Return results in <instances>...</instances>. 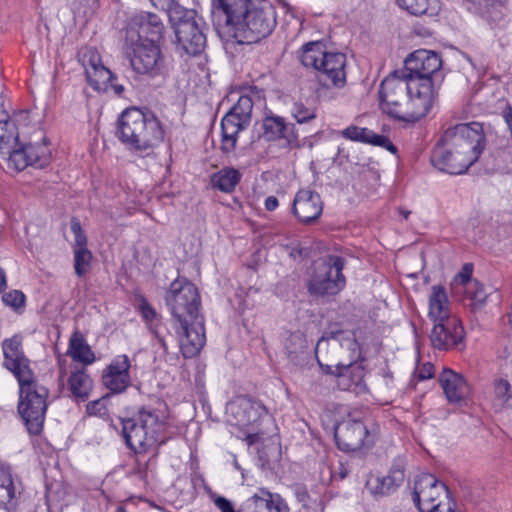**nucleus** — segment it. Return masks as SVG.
Segmentation results:
<instances>
[{
    "instance_id": "1a4fd4ad",
    "label": "nucleus",
    "mask_w": 512,
    "mask_h": 512,
    "mask_svg": "<svg viewBox=\"0 0 512 512\" xmlns=\"http://www.w3.org/2000/svg\"><path fill=\"white\" fill-rule=\"evenodd\" d=\"M17 414L31 437L40 436L49 406L50 390L35 375L18 380Z\"/></svg>"
},
{
    "instance_id": "ea45409f",
    "label": "nucleus",
    "mask_w": 512,
    "mask_h": 512,
    "mask_svg": "<svg viewBox=\"0 0 512 512\" xmlns=\"http://www.w3.org/2000/svg\"><path fill=\"white\" fill-rule=\"evenodd\" d=\"M281 116L272 112L265 113V116L255 126L259 125L258 139H264L267 142H276V133L280 125Z\"/></svg>"
},
{
    "instance_id": "f8f14e48",
    "label": "nucleus",
    "mask_w": 512,
    "mask_h": 512,
    "mask_svg": "<svg viewBox=\"0 0 512 512\" xmlns=\"http://www.w3.org/2000/svg\"><path fill=\"white\" fill-rule=\"evenodd\" d=\"M259 0H212V22L219 35L231 38L252 16Z\"/></svg>"
},
{
    "instance_id": "c03bdc74",
    "label": "nucleus",
    "mask_w": 512,
    "mask_h": 512,
    "mask_svg": "<svg viewBox=\"0 0 512 512\" xmlns=\"http://www.w3.org/2000/svg\"><path fill=\"white\" fill-rule=\"evenodd\" d=\"M466 294L468 298L471 300V310L472 312H477L481 310L486 304L488 294L484 289V285L477 279H474L466 288Z\"/></svg>"
},
{
    "instance_id": "4d7b16f0",
    "label": "nucleus",
    "mask_w": 512,
    "mask_h": 512,
    "mask_svg": "<svg viewBox=\"0 0 512 512\" xmlns=\"http://www.w3.org/2000/svg\"><path fill=\"white\" fill-rule=\"evenodd\" d=\"M456 511V502L455 500L448 499L446 502L438 501L437 505H432L429 508L425 509V512H455Z\"/></svg>"
},
{
    "instance_id": "37998d69",
    "label": "nucleus",
    "mask_w": 512,
    "mask_h": 512,
    "mask_svg": "<svg viewBox=\"0 0 512 512\" xmlns=\"http://www.w3.org/2000/svg\"><path fill=\"white\" fill-rule=\"evenodd\" d=\"M290 489L295 497V500L299 504V507L295 512H316L315 508L313 507L315 501L312 499L305 484L295 483L290 486Z\"/></svg>"
},
{
    "instance_id": "f257e3e1",
    "label": "nucleus",
    "mask_w": 512,
    "mask_h": 512,
    "mask_svg": "<svg viewBox=\"0 0 512 512\" xmlns=\"http://www.w3.org/2000/svg\"><path fill=\"white\" fill-rule=\"evenodd\" d=\"M124 32L137 78L152 89L162 88L170 75V63L162 51L166 32L162 18L149 11L137 12L128 18Z\"/></svg>"
},
{
    "instance_id": "a19ab883",
    "label": "nucleus",
    "mask_w": 512,
    "mask_h": 512,
    "mask_svg": "<svg viewBox=\"0 0 512 512\" xmlns=\"http://www.w3.org/2000/svg\"><path fill=\"white\" fill-rule=\"evenodd\" d=\"M473 6L475 13L479 14L487 20L495 21L502 16V12L498 11L499 7H503L501 0H466Z\"/></svg>"
},
{
    "instance_id": "bf43d9fd",
    "label": "nucleus",
    "mask_w": 512,
    "mask_h": 512,
    "mask_svg": "<svg viewBox=\"0 0 512 512\" xmlns=\"http://www.w3.org/2000/svg\"><path fill=\"white\" fill-rule=\"evenodd\" d=\"M484 170L487 174H493L500 170L501 166L494 154L490 153L483 159Z\"/></svg>"
},
{
    "instance_id": "0eeeda50",
    "label": "nucleus",
    "mask_w": 512,
    "mask_h": 512,
    "mask_svg": "<svg viewBox=\"0 0 512 512\" xmlns=\"http://www.w3.org/2000/svg\"><path fill=\"white\" fill-rule=\"evenodd\" d=\"M169 21L174 30L175 49L180 56H200L207 46L208 27L194 9L173 4L167 9Z\"/></svg>"
},
{
    "instance_id": "c756f323",
    "label": "nucleus",
    "mask_w": 512,
    "mask_h": 512,
    "mask_svg": "<svg viewBox=\"0 0 512 512\" xmlns=\"http://www.w3.org/2000/svg\"><path fill=\"white\" fill-rule=\"evenodd\" d=\"M69 397L76 402H85L93 389V380L85 368L72 371L67 380Z\"/></svg>"
},
{
    "instance_id": "49530a36",
    "label": "nucleus",
    "mask_w": 512,
    "mask_h": 512,
    "mask_svg": "<svg viewBox=\"0 0 512 512\" xmlns=\"http://www.w3.org/2000/svg\"><path fill=\"white\" fill-rule=\"evenodd\" d=\"M346 264V259L339 255H328L327 259L319 267L329 268V274L333 275L336 279L343 281V286L346 285V278L342 271Z\"/></svg>"
},
{
    "instance_id": "ddd939ff",
    "label": "nucleus",
    "mask_w": 512,
    "mask_h": 512,
    "mask_svg": "<svg viewBox=\"0 0 512 512\" xmlns=\"http://www.w3.org/2000/svg\"><path fill=\"white\" fill-rule=\"evenodd\" d=\"M253 106L251 96L241 95L222 118L220 150L223 154L235 151L239 133L250 125Z\"/></svg>"
},
{
    "instance_id": "a211bd4d",
    "label": "nucleus",
    "mask_w": 512,
    "mask_h": 512,
    "mask_svg": "<svg viewBox=\"0 0 512 512\" xmlns=\"http://www.w3.org/2000/svg\"><path fill=\"white\" fill-rule=\"evenodd\" d=\"M177 324L176 333L183 357L189 359L198 356L206 343L204 316Z\"/></svg>"
},
{
    "instance_id": "5fc2aeb1",
    "label": "nucleus",
    "mask_w": 512,
    "mask_h": 512,
    "mask_svg": "<svg viewBox=\"0 0 512 512\" xmlns=\"http://www.w3.org/2000/svg\"><path fill=\"white\" fill-rule=\"evenodd\" d=\"M210 497L214 505L221 512H240V508L236 510L233 503L226 497L218 495L216 493H212Z\"/></svg>"
},
{
    "instance_id": "aec40b11",
    "label": "nucleus",
    "mask_w": 512,
    "mask_h": 512,
    "mask_svg": "<svg viewBox=\"0 0 512 512\" xmlns=\"http://www.w3.org/2000/svg\"><path fill=\"white\" fill-rule=\"evenodd\" d=\"M131 362L126 354L118 355L106 366L101 375L102 385L108 393L121 394L131 385Z\"/></svg>"
},
{
    "instance_id": "680f3d73",
    "label": "nucleus",
    "mask_w": 512,
    "mask_h": 512,
    "mask_svg": "<svg viewBox=\"0 0 512 512\" xmlns=\"http://www.w3.org/2000/svg\"><path fill=\"white\" fill-rule=\"evenodd\" d=\"M435 367L432 363H424L418 370L417 378L421 381L430 379L434 376Z\"/></svg>"
},
{
    "instance_id": "6e6d98bb",
    "label": "nucleus",
    "mask_w": 512,
    "mask_h": 512,
    "mask_svg": "<svg viewBox=\"0 0 512 512\" xmlns=\"http://www.w3.org/2000/svg\"><path fill=\"white\" fill-rule=\"evenodd\" d=\"M344 333L341 324L338 322L330 323L328 327L324 330L319 342L321 341H329L331 339L338 340L339 336Z\"/></svg>"
},
{
    "instance_id": "423d86ee",
    "label": "nucleus",
    "mask_w": 512,
    "mask_h": 512,
    "mask_svg": "<svg viewBox=\"0 0 512 512\" xmlns=\"http://www.w3.org/2000/svg\"><path fill=\"white\" fill-rule=\"evenodd\" d=\"M301 64L312 69L317 82L324 88H343L347 83V57L338 51H330L324 41H310L298 50Z\"/></svg>"
},
{
    "instance_id": "69168bd1",
    "label": "nucleus",
    "mask_w": 512,
    "mask_h": 512,
    "mask_svg": "<svg viewBox=\"0 0 512 512\" xmlns=\"http://www.w3.org/2000/svg\"><path fill=\"white\" fill-rule=\"evenodd\" d=\"M261 439L259 432L248 433L245 437V441L249 446L255 445Z\"/></svg>"
},
{
    "instance_id": "338daca9",
    "label": "nucleus",
    "mask_w": 512,
    "mask_h": 512,
    "mask_svg": "<svg viewBox=\"0 0 512 512\" xmlns=\"http://www.w3.org/2000/svg\"><path fill=\"white\" fill-rule=\"evenodd\" d=\"M348 474V469L343 464H340L338 471L333 474V477H338L340 480H343L348 476Z\"/></svg>"
},
{
    "instance_id": "c85d7f7f",
    "label": "nucleus",
    "mask_w": 512,
    "mask_h": 512,
    "mask_svg": "<svg viewBox=\"0 0 512 512\" xmlns=\"http://www.w3.org/2000/svg\"><path fill=\"white\" fill-rule=\"evenodd\" d=\"M365 359L362 358L361 362H351L349 364H343L340 366L343 376L340 378V384L344 386V389L353 391L355 393L367 392L368 387L365 383V367L362 362Z\"/></svg>"
},
{
    "instance_id": "412c9836",
    "label": "nucleus",
    "mask_w": 512,
    "mask_h": 512,
    "mask_svg": "<svg viewBox=\"0 0 512 512\" xmlns=\"http://www.w3.org/2000/svg\"><path fill=\"white\" fill-rule=\"evenodd\" d=\"M323 201L318 192L310 188H301L295 194L292 213L304 225L315 223L323 212Z\"/></svg>"
},
{
    "instance_id": "603ef678",
    "label": "nucleus",
    "mask_w": 512,
    "mask_h": 512,
    "mask_svg": "<svg viewBox=\"0 0 512 512\" xmlns=\"http://www.w3.org/2000/svg\"><path fill=\"white\" fill-rule=\"evenodd\" d=\"M80 60L85 69V74L87 73V68H97L103 65L100 54L93 48L86 49L81 54Z\"/></svg>"
},
{
    "instance_id": "052dcab7",
    "label": "nucleus",
    "mask_w": 512,
    "mask_h": 512,
    "mask_svg": "<svg viewBox=\"0 0 512 512\" xmlns=\"http://www.w3.org/2000/svg\"><path fill=\"white\" fill-rule=\"evenodd\" d=\"M374 140H375L374 146L382 147V148L388 150L389 152H391L392 154L397 153V151H398L397 147L392 143V141L389 139L388 136L378 134V137H376Z\"/></svg>"
},
{
    "instance_id": "6ab92c4d",
    "label": "nucleus",
    "mask_w": 512,
    "mask_h": 512,
    "mask_svg": "<svg viewBox=\"0 0 512 512\" xmlns=\"http://www.w3.org/2000/svg\"><path fill=\"white\" fill-rule=\"evenodd\" d=\"M2 350L3 366L14 375L17 381L35 375L30 367V359L23 351L21 335L15 334L11 338L4 339Z\"/></svg>"
},
{
    "instance_id": "4c0bfd02",
    "label": "nucleus",
    "mask_w": 512,
    "mask_h": 512,
    "mask_svg": "<svg viewBox=\"0 0 512 512\" xmlns=\"http://www.w3.org/2000/svg\"><path fill=\"white\" fill-rule=\"evenodd\" d=\"M258 465L263 471H272L281 458L280 446L270 443L257 448Z\"/></svg>"
},
{
    "instance_id": "a18cd8bd",
    "label": "nucleus",
    "mask_w": 512,
    "mask_h": 512,
    "mask_svg": "<svg viewBox=\"0 0 512 512\" xmlns=\"http://www.w3.org/2000/svg\"><path fill=\"white\" fill-rule=\"evenodd\" d=\"M291 114L298 124H309L316 119L317 109L297 101L292 105Z\"/></svg>"
},
{
    "instance_id": "09e8293b",
    "label": "nucleus",
    "mask_w": 512,
    "mask_h": 512,
    "mask_svg": "<svg viewBox=\"0 0 512 512\" xmlns=\"http://www.w3.org/2000/svg\"><path fill=\"white\" fill-rule=\"evenodd\" d=\"M16 489L11 474L3 473L0 479V505H9L15 498Z\"/></svg>"
},
{
    "instance_id": "cd10ccee",
    "label": "nucleus",
    "mask_w": 512,
    "mask_h": 512,
    "mask_svg": "<svg viewBox=\"0 0 512 512\" xmlns=\"http://www.w3.org/2000/svg\"><path fill=\"white\" fill-rule=\"evenodd\" d=\"M135 301L137 303L136 308L140 313L142 319L148 325L150 332L157 339L158 343L163 348V350L167 352L168 347L165 341V337L161 331V328L163 326L161 322V316L157 313L155 308L148 302L147 298L144 295H136Z\"/></svg>"
},
{
    "instance_id": "e433bc0d",
    "label": "nucleus",
    "mask_w": 512,
    "mask_h": 512,
    "mask_svg": "<svg viewBox=\"0 0 512 512\" xmlns=\"http://www.w3.org/2000/svg\"><path fill=\"white\" fill-rule=\"evenodd\" d=\"M300 130L294 123H288L284 117H281L278 133H276V141L283 140L284 148L293 150L300 149L303 144L299 140Z\"/></svg>"
},
{
    "instance_id": "473e14b6",
    "label": "nucleus",
    "mask_w": 512,
    "mask_h": 512,
    "mask_svg": "<svg viewBox=\"0 0 512 512\" xmlns=\"http://www.w3.org/2000/svg\"><path fill=\"white\" fill-rule=\"evenodd\" d=\"M432 292L429 296V312L430 320L439 319L445 316H452L449 313V300L446 289L443 285H434L431 288Z\"/></svg>"
},
{
    "instance_id": "de8ad7c7",
    "label": "nucleus",
    "mask_w": 512,
    "mask_h": 512,
    "mask_svg": "<svg viewBox=\"0 0 512 512\" xmlns=\"http://www.w3.org/2000/svg\"><path fill=\"white\" fill-rule=\"evenodd\" d=\"M112 393H107L104 396L90 401L86 404V413L89 416L105 417L109 415V403L112 398Z\"/></svg>"
},
{
    "instance_id": "2f4dec72",
    "label": "nucleus",
    "mask_w": 512,
    "mask_h": 512,
    "mask_svg": "<svg viewBox=\"0 0 512 512\" xmlns=\"http://www.w3.org/2000/svg\"><path fill=\"white\" fill-rule=\"evenodd\" d=\"M67 354L76 362L83 365H90L95 362V354L87 344L86 339L80 331H75L70 340Z\"/></svg>"
},
{
    "instance_id": "4468645a",
    "label": "nucleus",
    "mask_w": 512,
    "mask_h": 512,
    "mask_svg": "<svg viewBox=\"0 0 512 512\" xmlns=\"http://www.w3.org/2000/svg\"><path fill=\"white\" fill-rule=\"evenodd\" d=\"M252 16L231 37L237 43H258L267 38L277 25V12L269 0H259Z\"/></svg>"
},
{
    "instance_id": "bb28decb",
    "label": "nucleus",
    "mask_w": 512,
    "mask_h": 512,
    "mask_svg": "<svg viewBox=\"0 0 512 512\" xmlns=\"http://www.w3.org/2000/svg\"><path fill=\"white\" fill-rule=\"evenodd\" d=\"M288 360L297 367L304 368L313 361L312 349L306 335L301 331L292 332L284 344Z\"/></svg>"
},
{
    "instance_id": "9b49d317",
    "label": "nucleus",
    "mask_w": 512,
    "mask_h": 512,
    "mask_svg": "<svg viewBox=\"0 0 512 512\" xmlns=\"http://www.w3.org/2000/svg\"><path fill=\"white\" fill-rule=\"evenodd\" d=\"M165 303L177 323L203 316L200 313L201 296L197 286L186 277L178 275L165 292Z\"/></svg>"
},
{
    "instance_id": "e2e57ef3",
    "label": "nucleus",
    "mask_w": 512,
    "mask_h": 512,
    "mask_svg": "<svg viewBox=\"0 0 512 512\" xmlns=\"http://www.w3.org/2000/svg\"><path fill=\"white\" fill-rule=\"evenodd\" d=\"M279 205V201L275 196H268L265 200V209L267 211H274Z\"/></svg>"
},
{
    "instance_id": "864d4df0",
    "label": "nucleus",
    "mask_w": 512,
    "mask_h": 512,
    "mask_svg": "<svg viewBox=\"0 0 512 512\" xmlns=\"http://www.w3.org/2000/svg\"><path fill=\"white\" fill-rule=\"evenodd\" d=\"M473 271V263H464L461 267V270L454 276L453 281L459 285L466 286L467 288L469 285H471V282L474 281V279L472 278Z\"/></svg>"
},
{
    "instance_id": "79ce46f5",
    "label": "nucleus",
    "mask_w": 512,
    "mask_h": 512,
    "mask_svg": "<svg viewBox=\"0 0 512 512\" xmlns=\"http://www.w3.org/2000/svg\"><path fill=\"white\" fill-rule=\"evenodd\" d=\"M342 136L348 140L360 142L364 144L373 145L375 144V138L378 134L366 127H359L356 125H350L346 127L342 132Z\"/></svg>"
},
{
    "instance_id": "39448f33",
    "label": "nucleus",
    "mask_w": 512,
    "mask_h": 512,
    "mask_svg": "<svg viewBox=\"0 0 512 512\" xmlns=\"http://www.w3.org/2000/svg\"><path fill=\"white\" fill-rule=\"evenodd\" d=\"M115 136L129 150L149 154L164 141L165 130L151 109L131 106L118 116Z\"/></svg>"
},
{
    "instance_id": "f704fd0d",
    "label": "nucleus",
    "mask_w": 512,
    "mask_h": 512,
    "mask_svg": "<svg viewBox=\"0 0 512 512\" xmlns=\"http://www.w3.org/2000/svg\"><path fill=\"white\" fill-rule=\"evenodd\" d=\"M85 76L90 87L98 92H107L109 84L113 80H117V75L104 65L97 68H87Z\"/></svg>"
},
{
    "instance_id": "b1692460",
    "label": "nucleus",
    "mask_w": 512,
    "mask_h": 512,
    "mask_svg": "<svg viewBox=\"0 0 512 512\" xmlns=\"http://www.w3.org/2000/svg\"><path fill=\"white\" fill-rule=\"evenodd\" d=\"M70 229L75 235L73 246L75 274L82 278L90 271L93 254L87 247L88 238L77 217L71 218Z\"/></svg>"
},
{
    "instance_id": "f03ea898",
    "label": "nucleus",
    "mask_w": 512,
    "mask_h": 512,
    "mask_svg": "<svg viewBox=\"0 0 512 512\" xmlns=\"http://www.w3.org/2000/svg\"><path fill=\"white\" fill-rule=\"evenodd\" d=\"M485 146L482 123H458L448 127L437 140L430 162L441 172L461 175L479 160Z\"/></svg>"
},
{
    "instance_id": "774afa93",
    "label": "nucleus",
    "mask_w": 512,
    "mask_h": 512,
    "mask_svg": "<svg viewBox=\"0 0 512 512\" xmlns=\"http://www.w3.org/2000/svg\"><path fill=\"white\" fill-rule=\"evenodd\" d=\"M109 88L113 90V92L115 93V95H117L118 97H122L123 96V93L125 91V88L122 84H118V83H111L109 84Z\"/></svg>"
},
{
    "instance_id": "9d476101",
    "label": "nucleus",
    "mask_w": 512,
    "mask_h": 512,
    "mask_svg": "<svg viewBox=\"0 0 512 512\" xmlns=\"http://www.w3.org/2000/svg\"><path fill=\"white\" fill-rule=\"evenodd\" d=\"M334 441L338 450L350 454L372 448L376 435L365 417L359 412H349L335 423Z\"/></svg>"
},
{
    "instance_id": "5701e85b",
    "label": "nucleus",
    "mask_w": 512,
    "mask_h": 512,
    "mask_svg": "<svg viewBox=\"0 0 512 512\" xmlns=\"http://www.w3.org/2000/svg\"><path fill=\"white\" fill-rule=\"evenodd\" d=\"M405 480V468L399 462H394L386 476L370 478L366 488L375 498L390 496L395 493Z\"/></svg>"
},
{
    "instance_id": "dca6fc26",
    "label": "nucleus",
    "mask_w": 512,
    "mask_h": 512,
    "mask_svg": "<svg viewBox=\"0 0 512 512\" xmlns=\"http://www.w3.org/2000/svg\"><path fill=\"white\" fill-rule=\"evenodd\" d=\"M432 321L433 328L429 338L434 349L439 351L464 349L466 333L458 316H445Z\"/></svg>"
},
{
    "instance_id": "58836bf2",
    "label": "nucleus",
    "mask_w": 512,
    "mask_h": 512,
    "mask_svg": "<svg viewBox=\"0 0 512 512\" xmlns=\"http://www.w3.org/2000/svg\"><path fill=\"white\" fill-rule=\"evenodd\" d=\"M19 134L13 119L0 121V151L10 155V151L19 142Z\"/></svg>"
},
{
    "instance_id": "3c124183",
    "label": "nucleus",
    "mask_w": 512,
    "mask_h": 512,
    "mask_svg": "<svg viewBox=\"0 0 512 512\" xmlns=\"http://www.w3.org/2000/svg\"><path fill=\"white\" fill-rule=\"evenodd\" d=\"M495 394L506 407L512 408V387L508 380L500 378L495 382Z\"/></svg>"
},
{
    "instance_id": "7c9ffc66",
    "label": "nucleus",
    "mask_w": 512,
    "mask_h": 512,
    "mask_svg": "<svg viewBox=\"0 0 512 512\" xmlns=\"http://www.w3.org/2000/svg\"><path fill=\"white\" fill-rule=\"evenodd\" d=\"M241 179L242 173L238 169L232 166H225L210 175V185L215 190L231 194L235 191Z\"/></svg>"
},
{
    "instance_id": "c9c22d12",
    "label": "nucleus",
    "mask_w": 512,
    "mask_h": 512,
    "mask_svg": "<svg viewBox=\"0 0 512 512\" xmlns=\"http://www.w3.org/2000/svg\"><path fill=\"white\" fill-rule=\"evenodd\" d=\"M395 3L412 16H432L437 13V0H395Z\"/></svg>"
},
{
    "instance_id": "6e6552de",
    "label": "nucleus",
    "mask_w": 512,
    "mask_h": 512,
    "mask_svg": "<svg viewBox=\"0 0 512 512\" xmlns=\"http://www.w3.org/2000/svg\"><path fill=\"white\" fill-rule=\"evenodd\" d=\"M441 54L436 51L418 49L410 53L404 60V67L400 71V77L415 86L422 92L423 99L434 103L438 95L437 87L444 80L441 73Z\"/></svg>"
},
{
    "instance_id": "2eb2a0df",
    "label": "nucleus",
    "mask_w": 512,
    "mask_h": 512,
    "mask_svg": "<svg viewBox=\"0 0 512 512\" xmlns=\"http://www.w3.org/2000/svg\"><path fill=\"white\" fill-rule=\"evenodd\" d=\"M41 142H19L10 151L9 162L18 171H22L28 166L36 169H44L48 167L52 160L51 150L49 149L50 141L42 135Z\"/></svg>"
},
{
    "instance_id": "8fccbe9b",
    "label": "nucleus",
    "mask_w": 512,
    "mask_h": 512,
    "mask_svg": "<svg viewBox=\"0 0 512 512\" xmlns=\"http://www.w3.org/2000/svg\"><path fill=\"white\" fill-rule=\"evenodd\" d=\"M2 301L6 306L13 308L15 311L23 309L26 304V296L21 290H11L2 295Z\"/></svg>"
},
{
    "instance_id": "13d9d810",
    "label": "nucleus",
    "mask_w": 512,
    "mask_h": 512,
    "mask_svg": "<svg viewBox=\"0 0 512 512\" xmlns=\"http://www.w3.org/2000/svg\"><path fill=\"white\" fill-rule=\"evenodd\" d=\"M316 352H317V347L315 348V353ZM315 358H316V360H317V362H318V364H319V366H320V368H321V370H322V372L324 374L335 376V377H337L340 380V378L343 376V374H342V371L340 369L338 370V368L340 366H343L342 363H339V364H337L335 366H331V365H327V364H322L319 361V359H318L316 354H315Z\"/></svg>"
},
{
    "instance_id": "393cba45",
    "label": "nucleus",
    "mask_w": 512,
    "mask_h": 512,
    "mask_svg": "<svg viewBox=\"0 0 512 512\" xmlns=\"http://www.w3.org/2000/svg\"><path fill=\"white\" fill-rule=\"evenodd\" d=\"M232 413L239 426H254L268 414L265 405L250 395H241L232 407Z\"/></svg>"
},
{
    "instance_id": "f3484780",
    "label": "nucleus",
    "mask_w": 512,
    "mask_h": 512,
    "mask_svg": "<svg viewBox=\"0 0 512 512\" xmlns=\"http://www.w3.org/2000/svg\"><path fill=\"white\" fill-rule=\"evenodd\" d=\"M441 495L445 496L446 501L452 499L451 492L444 482L438 480L430 473L417 476L414 481L411 496L419 512H425V509L430 506L437 505Z\"/></svg>"
},
{
    "instance_id": "0e129e2a",
    "label": "nucleus",
    "mask_w": 512,
    "mask_h": 512,
    "mask_svg": "<svg viewBox=\"0 0 512 512\" xmlns=\"http://www.w3.org/2000/svg\"><path fill=\"white\" fill-rule=\"evenodd\" d=\"M2 81L0 80V121L12 119L8 112L4 109L3 98H2Z\"/></svg>"
},
{
    "instance_id": "4be33fe9",
    "label": "nucleus",
    "mask_w": 512,
    "mask_h": 512,
    "mask_svg": "<svg viewBox=\"0 0 512 512\" xmlns=\"http://www.w3.org/2000/svg\"><path fill=\"white\" fill-rule=\"evenodd\" d=\"M309 295L316 300H328L344 289L343 281L329 274V268L317 266L306 283Z\"/></svg>"
},
{
    "instance_id": "20e7f679",
    "label": "nucleus",
    "mask_w": 512,
    "mask_h": 512,
    "mask_svg": "<svg viewBox=\"0 0 512 512\" xmlns=\"http://www.w3.org/2000/svg\"><path fill=\"white\" fill-rule=\"evenodd\" d=\"M158 407L151 404L126 407L119 420L122 426L121 435L126 446L135 451H146L155 444H164L161 434L166 429V417L160 407H166L162 401Z\"/></svg>"
},
{
    "instance_id": "a878e982",
    "label": "nucleus",
    "mask_w": 512,
    "mask_h": 512,
    "mask_svg": "<svg viewBox=\"0 0 512 512\" xmlns=\"http://www.w3.org/2000/svg\"><path fill=\"white\" fill-rule=\"evenodd\" d=\"M438 381L448 402L451 404L460 403L471 395V388L466 378L450 368H443Z\"/></svg>"
},
{
    "instance_id": "72a5a7b5",
    "label": "nucleus",
    "mask_w": 512,
    "mask_h": 512,
    "mask_svg": "<svg viewBox=\"0 0 512 512\" xmlns=\"http://www.w3.org/2000/svg\"><path fill=\"white\" fill-rule=\"evenodd\" d=\"M274 494L268 489L260 488L258 493L240 505V512H272Z\"/></svg>"
},
{
    "instance_id": "7ed1b4c3",
    "label": "nucleus",
    "mask_w": 512,
    "mask_h": 512,
    "mask_svg": "<svg viewBox=\"0 0 512 512\" xmlns=\"http://www.w3.org/2000/svg\"><path fill=\"white\" fill-rule=\"evenodd\" d=\"M400 75L399 70H394L380 83L379 109L395 121L414 124L430 112L433 102L427 105L417 86Z\"/></svg>"
}]
</instances>
